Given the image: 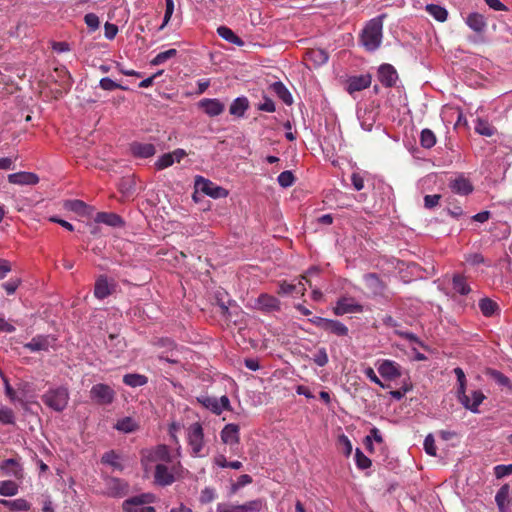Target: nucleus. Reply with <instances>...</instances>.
Segmentation results:
<instances>
[{
	"label": "nucleus",
	"mask_w": 512,
	"mask_h": 512,
	"mask_svg": "<svg viewBox=\"0 0 512 512\" xmlns=\"http://www.w3.org/2000/svg\"><path fill=\"white\" fill-rule=\"evenodd\" d=\"M384 17L385 15H379L369 20L360 34V44L368 52H375L381 46Z\"/></svg>",
	"instance_id": "1"
},
{
	"label": "nucleus",
	"mask_w": 512,
	"mask_h": 512,
	"mask_svg": "<svg viewBox=\"0 0 512 512\" xmlns=\"http://www.w3.org/2000/svg\"><path fill=\"white\" fill-rule=\"evenodd\" d=\"M172 462V456L167 445L160 444L152 448H146L141 451V464L146 472H148L153 463Z\"/></svg>",
	"instance_id": "2"
},
{
	"label": "nucleus",
	"mask_w": 512,
	"mask_h": 512,
	"mask_svg": "<svg viewBox=\"0 0 512 512\" xmlns=\"http://www.w3.org/2000/svg\"><path fill=\"white\" fill-rule=\"evenodd\" d=\"M186 441L193 457H203L205 448L204 429L200 422H194L186 429Z\"/></svg>",
	"instance_id": "3"
},
{
	"label": "nucleus",
	"mask_w": 512,
	"mask_h": 512,
	"mask_svg": "<svg viewBox=\"0 0 512 512\" xmlns=\"http://www.w3.org/2000/svg\"><path fill=\"white\" fill-rule=\"evenodd\" d=\"M70 395L64 386L48 389L41 397L43 403L56 412H62L68 405Z\"/></svg>",
	"instance_id": "4"
},
{
	"label": "nucleus",
	"mask_w": 512,
	"mask_h": 512,
	"mask_svg": "<svg viewBox=\"0 0 512 512\" xmlns=\"http://www.w3.org/2000/svg\"><path fill=\"white\" fill-rule=\"evenodd\" d=\"M309 322L316 327L339 337L347 336L349 333L348 327L338 320L314 316L309 319Z\"/></svg>",
	"instance_id": "5"
},
{
	"label": "nucleus",
	"mask_w": 512,
	"mask_h": 512,
	"mask_svg": "<svg viewBox=\"0 0 512 512\" xmlns=\"http://www.w3.org/2000/svg\"><path fill=\"white\" fill-rule=\"evenodd\" d=\"M197 402L200 403L203 407L211 411L216 415H220L224 410L230 411L231 405L230 400L226 395L221 396L220 398L211 397L208 395H201L196 398Z\"/></svg>",
	"instance_id": "6"
},
{
	"label": "nucleus",
	"mask_w": 512,
	"mask_h": 512,
	"mask_svg": "<svg viewBox=\"0 0 512 512\" xmlns=\"http://www.w3.org/2000/svg\"><path fill=\"white\" fill-rule=\"evenodd\" d=\"M195 187L196 190L201 191L214 199L224 198L228 195V191L225 188L216 185L209 179L202 176H196Z\"/></svg>",
	"instance_id": "7"
},
{
	"label": "nucleus",
	"mask_w": 512,
	"mask_h": 512,
	"mask_svg": "<svg viewBox=\"0 0 512 512\" xmlns=\"http://www.w3.org/2000/svg\"><path fill=\"white\" fill-rule=\"evenodd\" d=\"M376 367L381 377L385 380L392 381L402 376L401 366L393 360H378Z\"/></svg>",
	"instance_id": "8"
},
{
	"label": "nucleus",
	"mask_w": 512,
	"mask_h": 512,
	"mask_svg": "<svg viewBox=\"0 0 512 512\" xmlns=\"http://www.w3.org/2000/svg\"><path fill=\"white\" fill-rule=\"evenodd\" d=\"M90 397L100 405H108L114 401L115 392L109 385L99 383L92 386Z\"/></svg>",
	"instance_id": "9"
},
{
	"label": "nucleus",
	"mask_w": 512,
	"mask_h": 512,
	"mask_svg": "<svg viewBox=\"0 0 512 512\" xmlns=\"http://www.w3.org/2000/svg\"><path fill=\"white\" fill-rule=\"evenodd\" d=\"M363 306L355 301L352 297H341L337 300L333 308V313L336 316H342L348 313H361Z\"/></svg>",
	"instance_id": "10"
},
{
	"label": "nucleus",
	"mask_w": 512,
	"mask_h": 512,
	"mask_svg": "<svg viewBox=\"0 0 512 512\" xmlns=\"http://www.w3.org/2000/svg\"><path fill=\"white\" fill-rule=\"evenodd\" d=\"M372 76L367 74L353 75L347 78L345 83V90L353 95L355 92L362 91L371 85Z\"/></svg>",
	"instance_id": "11"
},
{
	"label": "nucleus",
	"mask_w": 512,
	"mask_h": 512,
	"mask_svg": "<svg viewBox=\"0 0 512 512\" xmlns=\"http://www.w3.org/2000/svg\"><path fill=\"white\" fill-rule=\"evenodd\" d=\"M174 470L175 466L168 468L165 464L158 463L154 472L155 483L162 487L171 485L175 481Z\"/></svg>",
	"instance_id": "12"
},
{
	"label": "nucleus",
	"mask_w": 512,
	"mask_h": 512,
	"mask_svg": "<svg viewBox=\"0 0 512 512\" xmlns=\"http://www.w3.org/2000/svg\"><path fill=\"white\" fill-rule=\"evenodd\" d=\"M280 301L273 295L262 293L255 300V308L266 313L280 310Z\"/></svg>",
	"instance_id": "13"
},
{
	"label": "nucleus",
	"mask_w": 512,
	"mask_h": 512,
	"mask_svg": "<svg viewBox=\"0 0 512 512\" xmlns=\"http://www.w3.org/2000/svg\"><path fill=\"white\" fill-rule=\"evenodd\" d=\"M461 404L473 413L479 412L478 407L484 401L485 395L480 390H474L471 392V396L467 395L466 392L458 396Z\"/></svg>",
	"instance_id": "14"
},
{
	"label": "nucleus",
	"mask_w": 512,
	"mask_h": 512,
	"mask_svg": "<svg viewBox=\"0 0 512 512\" xmlns=\"http://www.w3.org/2000/svg\"><path fill=\"white\" fill-rule=\"evenodd\" d=\"M151 501V496L149 494H142L140 496H135L132 498H129L124 501L123 503V509L126 512H155V508L152 506H147L141 508L140 511H138L135 506H140L145 503H149Z\"/></svg>",
	"instance_id": "15"
},
{
	"label": "nucleus",
	"mask_w": 512,
	"mask_h": 512,
	"mask_svg": "<svg viewBox=\"0 0 512 512\" xmlns=\"http://www.w3.org/2000/svg\"><path fill=\"white\" fill-rule=\"evenodd\" d=\"M357 117L362 129L371 131L377 121L378 111L373 107H365L358 110Z\"/></svg>",
	"instance_id": "16"
},
{
	"label": "nucleus",
	"mask_w": 512,
	"mask_h": 512,
	"mask_svg": "<svg viewBox=\"0 0 512 512\" xmlns=\"http://www.w3.org/2000/svg\"><path fill=\"white\" fill-rule=\"evenodd\" d=\"M378 80L385 87L395 86L398 80V74L396 69L390 64H382L378 68Z\"/></svg>",
	"instance_id": "17"
},
{
	"label": "nucleus",
	"mask_w": 512,
	"mask_h": 512,
	"mask_svg": "<svg viewBox=\"0 0 512 512\" xmlns=\"http://www.w3.org/2000/svg\"><path fill=\"white\" fill-rule=\"evenodd\" d=\"M198 105L210 117L222 114L225 109V105L217 98L201 99Z\"/></svg>",
	"instance_id": "18"
},
{
	"label": "nucleus",
	"mask_w": 512,
	"mask_h": 512,
	"mask_svg": "<svg viewBox=\"0 0 512 512\" xmlns=\"http://www.w3.org/2000/svg\"><path fill=\"white\" fill-rule=\"evenodd\" d=\"M0 470L6 476H11L16 479L23 478V467L18 459L9 458L0 462Z\"/></svg>",
	"instance_id": "19"
},
{
	"label": "nucleus",
	"mask_w": 512,
	"mask_h": 512,
	"mask_svg": "<svg viewBox=\"0 0 512 512\" xmlns=\"http://www.w3.org/2000/svg\"><path fill=\"white\" fill-rule=\"evenodd\" d=\"M239 425L229 423L220 432L221 440L227 445H238L240 442Z\"/></svg>",
	"instance_id": "20"
},
{
	"label": "nucleus",
	"mask_w": 512,
	"mask_h": 512,
	"mask_svg": "<svg viewBox=\"0 0 512 512\" xmlns=\"http://www.w3.org/2000/svg\"><path fill=\"white\" fill-rule=\"evenodd\" d=\"M130 152L135 158L146 159L155 155L156 148L151 143L132 142Z\"/></svg>",
	"instance_id": "21"
},
{
	"label": "nucleus",
	"mask_w": 512,
	"mask_h": 512,
	"mask_svg": "<svg viewBox=\"0 0 512 512\" xmlns=\"http://www.w3.org/2000/svg\"><path fill=\"white\" fill-rule=\"evenodd\" d=\"M8 181L16 185H36L39 177L35 173L20 171L8 175Z\"/></svg>",
	"instance_id": "22"
},
{
	"label": "nucleus",
	"mask_w": 512,
	"mask_h": 512,
	"mask_svg": "<svg viewBox=\"0 0 512 512\" xmlns=\"http://www.w3.org/2000/svg\"><path fill=\"white\" fill-rule=\"evenodd\" d=\"M55 339L50 336L37 335L25 344V348L31 352L47 351Z\"/></svg>",
	"instance_id": "23"
},
{
	"label": "nucleus",
	"mask_w": 512,
	"mask_h": 512,
	"mask_svg": "<svg viewBox=\"0 0 512 512\" xmlns=\"http://www.w3.org/2000/svg\"><path fill=\"white\" fill-rule=\"evenodd\" d=\"M114 285L109 284L108 279L105 275H101L97 278L94 286V296L97 299L103 300L112 294Z\"/></svg>",
	"instance_id": "24"
},
{
	"label": "nucleus",
	"mask_w": 512,
	"mask_h": 512,
	"mask_svg": "<svg viewBox=\"0 0 512 512\" xmlns=\"http://www.w3.org/2000/svg\"><path fill=\"white\" fill-rule=\"evenodd\" d=\"M94 221L111 227H121L124 225L122 217L112 212H98Z\"/></svg>",
	"instance_id": "25"
},
{
	"label": "nucleus",
	"mask_w": 512,
	"mask_h": 512,
	"mask_svg": "<svg viewBox=\"0 0 512 512\" xmlns=\"http://www.w3.org/2000/svg\"><path fill=\"white\" fill-rule=\"evenodd\" d=\"M449 187L454 193L464 196L470 194L473 191V185L464 176L455 178L450 182Z\"/></svg>",
	"instance_id": "26"
},
{
	"label": "nucleus",
	"mask_w": 512,
	"mask_h": 512,
	"mask_svg": "<svg viewBox=\"0 0 512 512\" xmlns=\"http://www.w3.org/2000/svg\"><path fill=\"white\" fill-rule=\"evenodd\" d=\"M510 487L508 484H504L500 487L495 495V501L498 506L499 512H509V497Z\"/></svg>",
	"instance_id": "27"
},
{
	"label": "nucleus",
	"mask_w": 512,
	"mask_h": 512,
	"mask_svg": "<svg viewBox=\"0 0 512 512\" xmlns=\"http://www.w3.org/2000/svg\"><path fill=\"white\" fill-rule=\"evenodd\" d=\"M0 504L13 512H27L31 509V503L24 498L14 500L0 499Z\"/></svg>",
	"instance_id": "28"
},
{
	"label": "nucleus",
	"mask_w": 512,
	"mask_h": 512,
	"mask_svg": "<svg viewBox=\"0 0 512 512\" xmlns=\"http://www.w3.org/2000/svg\"><path fill=\"white\" fill-rule=\"evenodd\" d=\"M249 108V100L245 96H240L234 99L230 105L229 113L233 116L241 118L245 115Z\"/></svg>",
	"instance_id": "29"
},
{
	"label": "nucleus",
	"mask_w": 512,
	"mask_h": 512,
	"mask_svg": "<svg viewBox=\"0 0 512 512\" xmlns=\"http://www.w3.org/2000/svg\"><path fill=\"white\" fill-rule=\"evenodd\" d=\"M307 59L315 66H322L328 62L329 54L325 49L315 48L306 52Z\"/></svg>",
	"instance_id": "30"
},
{
	"label": "nucleus",
	"mask_w": 512,
	"mask_h": 512,
	"mask_svg": "<svg viewBox=\"0 0 512 512\" xmlns=\"http://www.w3.org/2000/svg\"><path fill=\"white\" fill-rule=\"evenodd\" d=\"M479 309L485 317L499 315L500 308L497 302L490 298H482L479 300Z\"/></svg>",
	"instance_id": "31"
},
{
	"label": "nucleus",
	"mask_w": 512,
	"mask_h": 512,
	"mask_svg": "<svg viewBox=\"0 0 512 512\" xmlns=\"http://www.w3.org/2000/svg\"><path fill=\"white\" fill-rule=\"evenodd\" d=\"M465 22L470 29L477 33L483 32L487 25L484 16L477 12L470 13Z\"/></svg>",
	"instance_id": "32"
},
{
	"label": "nucleus",
	"mask_w": 512,
	"mask_h": 512,
	"mask_svg": "<svg viewBox=\"0 0 512 512\" xmlns=\"http://www.w3.org/2000/svg\"><path fill=\"white\" fill-rule=\"evenodd\" d=\"M114 429L128 434L137 431L139 429V424L132 417L127 416L117 420L114 425Z\"/></svg>",
	"instance_id": "33"
},
{
	"label": "nucleus",
	"mask_w": 512,
	"mask_h": 512,
	"mask_svg": "<svg viewBox=\"0 0 512 512\" xmlns=\"http://www.w3.org/2000/svg\"><path fill=\"white\" fill-rule=\"evenodd\" d=\"M270 89L281 99L286 105H292L293 97L286 86L281 81H276L270 85Z\"/></svg>",
	"instance_id": "34"
},
{
	"label": "nucleus",
	"mask_w": 512,
	"mask_h": 512,
	"mask_svg": "<svg viewBox=\"0 0 512 512\" xmlns=\"http://www.w3.org/2000/svg\"><path fill=\"white\" fill-rule=\"evenodd\" d=\"M238 505L240 512H261L266 507V501L263 498H257Z\"/></svg>",
	"instance_id": "35"
},
{
	"label": "nucleus",
	"mask_w": 512,
	"mask_h": 512,
	"mask_svg": "<svg viewBox=\"0 0 512 512\" xmlns=\"http://www.w3.org/2000/svg\"><path fill=\"white\" fill-rule=\"evenodd\" d=\"M217 33L222 39H224L234 45H237V46L244 45V41L238 35H236L229 27L220 26L217 29Z\"/></svg>",
	"instance_id": "36"
},
{
	"label": "nucleus",
	"mask_w": 512,
	"mask_h": 512,
	"mask_svg": "<svg viewBox=\"0 0 512 512\" xmlns=\"http://www.w3.org/2000/svg\"><path fill=\"white\" fill-rule=\"evenodd\" d=\"M452 288L460 295H467L470 293L471 288L466 281V278L460 274H455L452 278Z\"/></svg>",
	"instance_id": "37"
},
{
	"label": "nucleus",
	"mask_w": 512,
	"mask_h": 512,
	"mask_svg": "<svg viewBox=\"0 0 512 512\" xmlns=\"http://www.w3.org/2000/svg\"><path fill=\"white\" fill-rule=\"evenodd\" d=\"M366 285L375 293H380L384 290L385 285L376 273H368L364 275Z\"/></svg>",
	"instance_id": "38"
},
{
	"label": "nucleus",
	"mask_w": 512,
	"mask_h": 512,
	"mask_svg": "<svg viewBox=\"0 0 512 512\" xmlns=\"http://www.w3.org/2000/svg\"><path fill=\"white\" fill-rule=\"evenodd\" d=\"M425 9L435 20L439 22H444L447 20L448 11L443 6L437 4H427Z\"/></svg>",
	"instance_id": "39"
},
{
	"label": "nucleus",
	"mask_w": 512,
	"mask_h": 512,
	"mask_svg": "<svg viewBox=\"0 0 512 512\" xmlns=\"http://www.w3.org/2000/svg\"><path fill=\"white\" fill-rule=\"evenodd\" d=\"M148 378L138 373H129L123 376V383L130 387H140L147 384Z\"/></svg>",
	"instance_id": "40"
},
{
	"label": "nucleus",
	"mask_w": 512,
	"mask_h": 512,
	"mask_svg": "<svg viewBox=\"0 0 512 512\" xmlns=\"http://www.w3.org/2000/svg\"><path fill=\"white\" fill-rule=\"evenodd\" d=\"M475 131L486 137H491L495 134L496 129L488 121L478 118L475 123Z\"/></svg>",
	"instance_id": "41"
},
{
	"label": "nucleus",
	"mask_w": 512,
	"mask_h": 512,
	"mask_svg": "<svg viewBox=\"0 0 512 512\" xmlns=\"http://www.w3.org/2000/svg\"><path fill=\"white\" fill-rule=\"evenodd\" d=\"M19 491L17 483L11 480L0 481V495L5 497L15 496Z\"/></svg>",
	"instance_id": "42"
},
{
	"label": "nucleus",
	"mask_w": 512,
	"mask_h": 512,
	"mask_svg": "<svg viewBox=\"0 0 512 512\" xmlns=\"http://www.w3.org/2000/svg\"><path fill=\"white\" fill-rule=\"evenodd\" d=\"M436 144V136L431 129L425 128L420 133V145L425 149H430Z\"/></svg>",
	"instance_id": "43"
},
{
	"label": "nucleus",
	"mask_w": 512,
	"mask_h": 512,
	"mask_svg": "<svg viewBox=\"0 0 512 512\" xmlns=\"http://www.w3.org/2000/svg\"><path fill=\"white\" fill-rule=\"evenodd\" d=\"M487 374L499 385L502 387L512 388V384L510 379L504 375L502 372L490 369L488 370Z\"/></svg>",
	"instance_id": "44"
},
{
	"label": "nucleus",
	"mask_w": 512,
	"mask_h": 512,
	"mask_svg": "<svg viewBox=\"0 0 512 512\" xmlns=\"http://www.w3.org/2000/svg\"><path fill=\"white\" fill-rule=\"evenodd\" d=\"M177 50L174 48L168 49L164 52L158 53L151 61L150 64L152 66H158L165 63L167 60L175 57L177 55Z\"/></svg>",
	"instance_id": "45"
},
{
	"label": "nucleus",
	"mask_w": 512,
	"mask_h": 512,
	"mask_svg": "<svg viewBox=\"0 0 512 512\" xmlns=\"http://www.w3.org/2000/svg\"><path fill=\"white\" fill-rule=\"evenodd\" d=\"M298 287L300 288L298 291L304 293L305 287H304V284L302 283V281H300L298 285L290 284V283L283 281L279 284L278 293L288 295V294H291L294 291H296Z\"/></svg>",
	"instance_id": "46"
},
{
	"label": "nucleus",
	"mask_w": 512,
	"mask_h": 512,
	"mask_svg": "<svg viewBox=\"0 0 512 512\" xmlns=\"http://www.w3.org/2000/svg\"><path fill=\"white\" fill-rule=\"evenodd\" d=\"M355 462L361 470L368 469L372 465L371 460L359 448L355 450Z\"/></svg>",
	"instance_id": "47"
},
{
	"label": "nucleus",
	"mask_w": 512,
	"mask_h": 512,
	"mask_svg": "<svg viewBox=\"0 0 512 512\" xmlns=\"http://www.w3.org/2000/svg\"><path fill=\"white\" fill-rule=\"evenodd\" d=\"M99 86L105 91H113L116 89L127 90V87L115 82L109 77H104L100 80Z\"/></svg>",
	"instance_id": "48"
},
{
	"label": "nucleus",
	"mask_w": 512,
	"mask_h": 512,
	"mask_svg": "<svg viewBox=\"0 0 512 512\" xmlns=\"http://www.w3.org/2000/svg\"><path fill=\"white\" fill-rule=\"evenodd\" d=\"M277 181L283 188H288L293 185L295 177L289 170L283 171L278 175Z\"/></svg>",
	"instance_id": "49"
},
{
	"label": "nucleus",
	"mask_w": 512,
	"mask_h": 512,
	"mask_svg": "<svg viewBox=\"0 0 512 512\" xmlns=\"http://www.w3.org/2000/svg\"><path fill=\"white\" fill-rule=\"evenodd\" d=\"M454 374L458 382L457 395L459 396L463 394L466 390V376L463 369L460 367L454 368Z\"/></svg>",
	"instance_id": "50"
},
{
	"label": "nucleus",
	"mask_w": 512,
	"mask_h": 512,
	"mask_svg": "<svg viewBox=\"0 0 512 512\" xmlns=\"http://www.w3.org/2000/svg\"><path fill=\"white\" fill-rule=\"evenodd\" d=\"M311 359L319 367H324L329 361L327 351L324 347L319 348Z\"/></svg>",
	"instance_id": "51"
},
{
	"label": "nucleus",
	"mask_w": 512,
	"mask_h": 512,
	"mask_svg": "<svg viewBox=\"0 0 512 512\" xmlns=\"http://www.w3.org/2000/svg\"><path fill=\"white\" fill-rule=\"evenodd\" d=\"M173 164L174 159H172V155L165 153L157 159L154 165L156 170L160 171L172 166Z\"/></svg>",
	"instance_id": "52"
},
{
	"label": "nucleus",
	"mask_w": 512,
	"mask_h": 512,
	"mask_svg": "<svg viewBox=\"0 0 512 512\" xmlns=\"http://www.w3.org/2000/svg\"><path fill=\"white\" fill-rule=\"evenodd\" d=\"M153 344L159 348H164L167 352H173L177 347L176 343L168 337L158 338Z\"/></svg>",
	"instance_id": "53"
},
{
	"label": "nucleus",
	"mask_w": 512,
	"mask_h": 512,
	"mask_svg": "<svg viewBox=\"0 0 512 512\" xmlns=\"http://www.w3.org/2000/svg\"><path fill=\"white\" fill-rule=\"evenodd\" d=\"M216 491L214 488L212 487H205L202 491H201V494H200V498H199V501L202 503V504H208L212 501L215 500L216 498Z\"/></svg>",
	"instance_id": "54"
},
{
	"label": "nucleus",
	"mask_w": 512,
	"mask_h": 512,
	"mask_svg": "<svg viewBox=\"0 0 512 512\" xmlns=\"http://www.w3.org/2000/svg\"><path fill=\"white\" fill-rule=\"evenodd\" d=\"M120 192L125 196H130L135 192V181L133 179H124L119 186Z\"/></svg>",
	"instance_id": "55"
},
{
	"label": "nucleus",
	"mask_w": 512,
	"mask_h": 512,
	"mask_svg": "<svg viewBox=\"0 0 512 512\" xmlns=\"http://www.w3.org/2000/svg\"><path fill=\"white\" fill-rule=\"evenodd\" d=\"M423 447L425 452L430 456H436V445H435V439L432 434H428L423 443Z\"/></svg>",
	"instance_id": "56"
},
{
	"label": "nucleus",
	"mask_w": 512,
	"mask_h": 512,
	"mask_svg": "<svg viewBox=\"0 0 512 512\" xmlns=\"http://www.w3.org/2000/svg\"><path fill=\"white\" fill-rule=\"evenodd\" d=\"M118 460L119 456L113 450L104 453L101 458L102 463L111 465L113 467L120 466Z\"/></svg>",
	"instance_id": "57"
},
{
	"label": "nucleus",
	"mask_w": 512,
	"mask_h": 512,
	"mask_svg": "<svg viewBox=\"0 0 512 512\" xmlns=\"http://www.w3.org/2000/svg\"><path fill=\"white\" fill-rule=\"evenodd\" d=\"M0 421L3 424H14L15 416L12 409L7 407L0 408Z\"/></svg>",
	"instance_id": "58"
},
{
	"label": "nucleus",
	"mask_w": 512,
	"mask_h": 512,
	"mask_svg": "<svg viewBox=\"0 0 512 512\" xmlns=\"http://www.w3.org/2000/svg\"><path fill=\"white\" fill-rule=\"evenodd\" d=\"M257 108L268 113H273L276 110L274 101L266 95L263 96V102L259 103Z\"/></svg>",
	"instance_id": "59"
},
{
	"label": "nucleus",
	"mask_w": 512,
	"mask_h": 512,
	"mask_svg": "<svg viewBox=\"0 0 512 512\" xmlns=\"http://www.w3.org/2000/svg\"><path fill=\"white\" fill-rule=\"evenodd\" d=\"M165 5H166V8H165V14H164V18H163V23L159 27V30L163 29L168 24V22L170 21L172 15H173V12H174V1L173 0H165Z\"/></svg>",
	"instance_id": "60"
},
{
	"label": "nucleus",
	"mask_w": 512,
	"mask_h": 512,
	"mask_svg": "<svg viewBox=\"0 0 512 512\" xmlns=\"http://www.w3.org/2000/svg\"><path fill=\"white\" fill-rule=\"evenodd\" d=\"M85 24L91 31H95L99 28L100 21L99 17L94 13H88L84 17Z\"/></svg>",
	"instance_id": "61"
},
{
	"label": "nucleus",
	"mask_w": 512,
	"mask_h": 512,
	"mask_svg": "<svg viewBox=\"0 0 512 512\" xmlns=\"http://www.w3.org/2000/svg\"><path fill=\"white\" fill-rule=\"evenodd\" d=\"M364 375L373 383L380 386L381 388H386V385L380 380V378L376 375L374 369L372 367H366L363 370Z\"/></svg>",
	"instance_id": "62"
},
{
	"label": "nucleus",
	"mask_w": 512,
	"mask_h": 512,
	"mask_svg": "<svg viewBox=\"0 0 512 512\" xmlns=\"http://www.w3.org/2000/svg\"><path fill=\"white\" fill-rule=\"evenodd\" d=\"M512 473V464L497 465L494 467V474L496 478L500 479Z\"/></svg>",
	"instance_id": "63"
},
{
	"label": "nucleus",
	"mask_w": 512,
	"mask_h": 512,
	"mask_svg": "<svg viewBox=\"0 0 512 512\" xmlns=\"http://www.w3.org/2000/svg\"><path fill=\"white\" fill-rule=\"evenodd\" d=\"M216 512H240L238 504L218 503Z\"/></svg>",
	"instance_id": "64"
}]
</instances>
